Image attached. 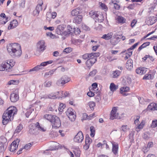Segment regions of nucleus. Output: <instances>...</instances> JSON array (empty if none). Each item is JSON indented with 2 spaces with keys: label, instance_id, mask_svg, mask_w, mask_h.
Masks as SVG:
<instances>
[{
  "label": "nucleus",
  "instance_id": "f257e3e1",
  "mask_svg": "<svg viewBox=\"0 0 157 157\" xmlns=\"http://www.w3.org/2000/svg\"><path fill=\"white\" fill-rule=\"evenodd\" d=\"M7 49L9 54L13 58L18 57L21 54V46L17 43L9 44L7 46Z\"/></svg>",
  "mask_w": 157,
  "mask_h": 157
},
{
  "label": "nucleus",
  "instance_id": "603ef678",
  "mask_svg": "<svg viewBox=\"0 0 157 157\" xmlns=\"http://www.w3.org/2000/svg\"><path fill=\"white\" fill-rule=\"evenodd\" d=\"M100 6H101L102 9L104 10L105 11L107 10V7L105 4L101 3Z\"/></svg>",
  "mask_w": 157,
  "mask_h": 157
},
{
  "label": "nucleus",
  "instance_id": "4468645a",
  "mask_svg": "<svg viewBox=\"0 0 157 157\" xmlns=\"http://www.w3.org/2000/svg\"><path fill=\"white\" fill-rule=\"evenodd\" d=\"M18 25L17 21L14 19L12 21L8 27V29L10 30L16 27Z\"/></svg>",
  "mask_w": 157,
  "mask_h": 157
},
{
  "label": "nucleus",
  "instance_id": "6ab92c4d",
  "mask_svg": "<svg viewBox=\"0 0 157 157\" xmlns=\"http://www.w3.org/2000/svg\"><path fill=\"white\" fill-rule=\"evenodd\" d=\"M132 60L131 59H129L127 61L126 64V68L129 70L132 69L133 67Z\"/></svg>",
  "mask_w": 157,
  "mask_h": 157
},
{
  "label": "nucleus",
  "instance_id": "a18cd8bd",
  "mask_svg": "<svg viewBox=\"0 0 157 157\" xmlns=\"http://www.w3.org/2000/svg\"><path fill=\"white\" fill-rule=\"evenodd\" d=\"M97 70L96 69H94L91 71H90L89 74V76H94L97 73Z\"/></svg>",
  "mask_w": 157,
  "mask_h": 157
},
{
  "label": "nucleus",
  "instance_id": "79ce46f5",
  "mask_svg": "<svg viewBox=\"0 0 157 157\" xmlns=\"http://www.w3.org/2000/svg\"><path fill=\"white\" fill-rule=\"evenodd\" d=\"M92 142V139L90 138L88 136H86L85 140V143L90 145Z\"/></svg>",
  "mask_w": 157,
  "mask_h": 157
},
{
  "label": "nucleus",
  "instance_id": "dca6fc26",
  "mask_svg": "<svg viewBox=\"0 0 157 157\" xmlns=\"http://www.w3.org/2000/svg\"><path fill=\"white\" fill-rule=\"evenodd\" d=\"M82 19V17L81 15H78L75 17L73 20V22L77 24L81 23Z\"/></svg>",
  "mask_w": 157,
  "mask_h": 157
},
{
  "label": "nucleus",
  "instance_id": "8fccbe9b",
  "mask_svg": "<svg viewBox=\"0 0 157 157\" xmlns=\"http://www.w3.org/2000/svg\"><path fill=\"white\" fill-rule=\"evenodd\" d=\"M65 107V105L63 103H61L59 106V111H62L63 109Z\"/></svg>",
  "mask_w": 157,
  "mask_h": 157
},
{
  "label": "nucleus",
  "instance_id": "9b49d317",
  "mask_svg": "<svg viewBox=\"0 0 157 157\" xmlns=\"http://www.w3.org/2000/svg\"><path fill=\"white\" fill-rule=\"evenodd\" d=\"M84 136L82 132L79 131L75 137L74 140L75 142L78 143L81 142L83 140Z\"/></svg>",
  "mask_w": 157,
  "mask_h": 157
},
{
  "label": "nucleus",
  "instance_id": "49530a36",
  "mask_svg": "<svg viewBox=\"0 0 157 157\" xmlns=\"http://www.w3.org/2000/svg\"><path fill=\"white\" fill-rule=\"evenodd\" d=\"M33 110L34 109H30L28 110L25 113L26 117L27 118L29 117V115L32 113V111H33Z\"/></svg>",
  "mask_w": 157,
  "mask_h": 157
},
{
  "label": "nucleus",
  "instance_id": "a878e982",
  "mask_svg": "<svg viewBox=\"0 0 157 157\" xmlns=\"http://www.w3.org/2000/svg\"><path fill=\"white\" fill-rule=\"evenodd\" d=\"M36 126L37 130H38L42 132H45L46 130V129L42 125H40L39 123L38 122L36 123Z\"/></svg>",
  "mask_w": 157,
  "mask_h": 157
},
{
  "label": "nucleus",
  "instance_id": "4be33fe9",
  "mask_svg": "<svg viewBox=\"0 0 157 157\" xmlns=\"http://www.w3.org/2000/svg\"><path fill=\"white\" fill-rule=\"evenodd\" d=\"M64 27L62 25H58L56 29V32L58 35L61 34L63 33Z\"/></svg>",
  "mask_w": 157,
  "mask_h": 157
},
{
  "label": "nucleus",
  "instance_id": "37998d69",
  "mask_svg": "<svg viewBox=\"0 0 157 157\" xmlns=\"http://www.w3.org/2000/svg\"><path fill=\"white\" fill-rule=\"evenodd\" d=\"M121 129L122 131L124 132H126L128 129H129V128L126 125H122L121 127Z\"/></svg>",
  "mask_w": 157,
  "mask_h": 157
},
{
  "label": "nucleus",
  "instance_id": "9d476101",
  "mask_svg": "<svg viewBox=\"0 0 157 157\" xmlns=\"http://www.w3.org/2000/svg\"><path fill=\"white\" fill-rule=\"evenodd\" d=\"M117 108L118 107H117L113 108L110 115V119L111 120L120 119L119 114L117 112Z\"/></svg>",
  "mask_w": 157,
  "mask_h": 157
},
{
  "label": "nucleus",
  "instance_id": "3c124183",
  "mask_svg": "<svg viewBox=\"0 0 157 157\" xmlns=\"http://www.w3.org/2000/svg\"><path fill=\"white\" fill-rule=\"evenodd\" d=\"M95 99L96 101L98 102L101 100V97L99 93H97V95L95 97Z\"/></svg>",
  "mask_w": 157,
  "mask_h": 157
},
{
  "label": "nucleus",
  "instance_id": "58836bf2",
  "mask_svg": "<svg viewBox=\"0 0 157 157\" xmlns=\"http://www.w3.org/2000/svg\"><path fill=\"white\" fill-rule=\"evenodd\" d=\"M90 136L92 137H94L95 135V129L94 128L93 126L90 127Z\"/></svg>",
  "mask_w": 157,
  "mask_h": 157
},
{
  "label": "nucleus",
  "instance_id": "393cba45",
  "mask_svg": "<svg viewBox=\"0 0 157 157\" xmlns=\"http://www.w3.org/2000/svg\"><path fill=\"white\" fill-rule=\"evenodd\" d=\"M118 88V86L116 85L113 83H111L110 84L109 89L112 92L115 91Z\"/></svg>",
  "mask_w": 157,
  "mask_h": 157
},
{
  "label": "nucleus",
  "instance_id": "e2e57ef3",
  "mask_svg": "<svg viewBox=\"0 0 157 157\" xmlns=\"http://www.w3.org/2000/svg\"><path fill=\"white\" fill-rule=\"evenodd\" d=\"M137 22V21L135 19L133 20L131 22V26L133 28Z\"/></svg>",
  "mask_w": 157,
  "mask_h": 157
},
{
  "label": "nucleus",
  "instance_id": "5701e85b",
  "mask_svg": "<svg viewBox=\"0 0 157 157\" xmlns=\"http://www.w3.org/2000/svg\"><path fill=\"white\" fill-rule=\"evenodd\" d=\"M113 33L112 32L108 33L107 34L103 35L101 37V38L106 40H109L112 38Z\"/></svg>",
  "mask_w": 157,
  "mask_h": 157
},
{
  "label": "nucleus",
  "instance_id": "423d86ee",
  "mask_svg": "<svg viewBox=\"0 0 157 157\" xmlns=\"http://www.w3.org/2000/svg\"><path fill=\"white\" fill-rule=\"evenodd\" d=\"M66 114L71 121H73L75 120L76 117V115L75 112L72 108H68L66 112Z\"/></svg>",
  "mask_w": 157,
  "mask_h": 157
},
{
  "label": "nucleus",
  "instance_id": "b1692460",
  "mask_svg": "<svg viewBox=\"0 0 157 157\" xmlns=\"http://www.w3.org/2000/svg\"><path fill=\"white\" fill-rule=\"evenodd\" d=\"M120 41V38L118 37H116L111 39L110 42L112 45H115L117 44Z\"/></svg>",
  "mask_w": 157,
  "mask_h": 157
},
{
  "label": "nucleus",
  "instance_id": "c756f323",
  "mask_svg": "<svg viewBox=\"0 0 157 157\" xmlns=\"http://www.w3.org/2000/svg\"><path fill=\"white\" fill-rule=\"evenodd\" d=\"M84 117L86 119L91 120L96 116L95 113H94L88 116L86 113L84 114Z\"/></svg>",
  "mask_w": 157,
  "mask_h": 157
},
{
  "label": "nucleus",
  "instance_id": "338daca9",
  "mask_svg": "<svg viewBox=\"0 0 157 157\" xmlns=\"http://www.w3.org/2000/svg\"><path fill=\"white\" fill-rule=\"evenodd\" d=\"M138 45V43H136L134 45H133L131 47H130V48H129L128 50H132L135 48H136V47L137 46V45Z\"/></svg>",
  "mask_w": 157,
  "mask_h": 157
},
{
  "label": "nucleus",
  "instance_id": "680f3d73",
  "mask_svg": "<svg viewBox=\"0 0 157 157\" xmlns=\"http://www.w3.org/2000/svg\"><path fill=\"white\" fill-rule=\"evenodd\" d=\"M25 1H22L20 4V8H24L25 7Z\"/></svg>",
  "mask_w": 157,
  "mask_h": 157
},
{
  "label": "nucleus",
  "instance_id": "774afa93",
  "mask_svg": "<svg viewBox=\"0 0 157 157\" xmlns=\"http://www.w3.org/2000/svg\"><path fill=\"white\" fill-rule=\"evenodd\" d=\"M142 150L144 153H145L147 152L149 149L147 147L144 146L143 147Z\"/></svg>",
  "mask_w": 157,
  "mask_h": 157
},
{
  "label": "nucleus",
  "instance_id": "2eb2a0df",
  "mask_svg": "<svg viewBox=\"0 0 157 157\" xmlns=\"http://www.w3.org/2000/svg\"><path fill=\"white\" fill-rule=\"evenodd\" d=\"M19 97L18 94L13 93L10 95V99L12 102H15L19 99Z\"/></svg>",
  "mask_w": 157,
  "mask_h": 157
},
{
  "label": "nucleus",
  "instance_id": "ea45409f",
  "mask_svg": "<svg viewBox=\"0 0 157 157\" xmlns=\"http://www.w3.org/2000/svg\"><path fill=\"white\" fill-rule=\"evenodd\" d=\"M151 127L152 128H155L157 127V119L153 120L152 121Z\"/></svg>",
  "mask_w": 157,
  "mask_h": 157
},
{
  "label": "nucleus",
  "instance_id": "a19ab883",
  "mask_svg": "<svg viewBox=\"0 0 157 157\" xmlns=\"http://www.w3.org/2000/svg\"><path fill=\"white\" fill-rule=\"evenodd\" d=\"M88 105L92 110H93L94 107L95 106V103L93 101H90L88 103Z\"/></svg>",
  "mask_w": 157,
  "mask_h": 157
},
{
  "label": "nucleus",
  "instance_id": "bf43d9fd",
  "mask_svg": "<svg viewBox=\"0 0 157 157\" xmlns=\"http://www.w3.org/2000/svg\"><path fill=\"white\" fill-rule=\"evenodd\" d=\"M71 51V48H67L63 50V52L69 53Z\"/></svg>",
  "mask_w": 157,
  "mask_h": 157
},
{
  "label": "nucleus",
  "instance_id": "72a5a7b5",
  "mask_svg": "<svg viewBox=\"0 0 157 157\" xmlns=\"http://www.w3.org/2000/svg\"><path fill=\"white\" fill-rule=\"evenodd\" d=\"M23 128V125L21 124H20L17 127L15 130V133H18L21 131Z\"/></svg>",
  "mask_w": 157,
  "mask_h": 157
},
{
  "label": "nucleus",
  "instance_id": "c9c22d12",
  "mask_svg": "<svg viewBox=\"0 0 157 157\" xmlns=\"http://www.w3.org/2000/svg\"><path fill=\"white\" fill-rule=\"evenodd\" d=\"M117 19L118 22L120 23H124L125 21V20L123 17L120 16L118 17Z\"/></svg>",
  "mask_w": 157,
  "mask_h": 157
},
{
  "label": "nucleus",
  "instance_id": "473e14b6",
  "mask_svg": "<svg viewBox=\"0 0 157 157\" xmlns=\"http://www.w3.org/2000/svg\"><path fill=\"white\" fill-rule=\"evenodd\" d=\"M144 125V121H142L140 124L136 128V130L137 132H138L140 129L143 128Z\"/></svg>",
  "mask_w": 157,
  "mask_h": 157
},
{
  "label": "nucleus",
  "instance_id": "39448f33",
  "mask_svg": "<svg viewBox=\"0 0 157 157\" xmlns=\"http://www.w3.org/2000/svg\"><path fill=\"white\" fill-rule=\"evenodd\" d=\"M15 63V62L12 59L6 60L0 65V71H10V68L14 66Z\"/></svg>",
  "mask_w": 157,
  "mask_h": 157
},
{
  "label": "nucleus",
  "instance_id": "4c0bfd02",
  "mask_svg": "<svg viewBox=\"0 0 157 157\" xmlns=\"http://www.w3.org/2000/svg\"><path fill=\"white\" fill-rule=\"evenodd\" d=\"M67 29L68 30V33H73L74 30V28H72L70 25H68L67 26Z\"/></svg>",
  "mask_w": 157,
  "mask_h": 157
},
{
  "label": "nucleus",
  "instance_id": "1a4fd4ad",
  "mask_svg": "<svg viewBox=\"0 0 157 157\" xmlns=\"http://www.w3.org/2000/svg\"><path fill=\"white\" fill-rule=\"evenodd\" d=\"M46 47L45 42L43 40L39 41L37 43V50L39 52H43L45 49Z\"/></svg>",
  "mask_w": 157,
  "mask_h": 157
},
{
  "label": "nucleus",
  "instance_id": "864d4df0",
  "mask_svg": "<svg viewBox=\"0 0 157 157\" xmlns=\"http://www.w3.org/2000/svg\"><path fill=\"white\" fill-rule=\"evenodd\" d=\"M151 74H146L143 78L144 79H149L151 78Z\"/></svg>",
  "mask_w": 157,
  "mask_h": 157
},
{
  "label": "nucleus",
  "instance_id": "aec40b11",
  "mask_svg": "<svg viewBox=\"0 0 157 157\" xmlns=\"http://www.w3.org/2000/svg\"><path fill=\"white\" fill-rule=\"evenodd\" d=\"M130 90L128 86L123 87H121L120 90V93L122 94L123 95L127 96L128 94H125L124 93L128 92Z\"/></svg>",
  "mask_w": 157,
  "mask_h": 157
},
{
  "label": "nucleus",
  "instance_id": "0e129e2a",
  "mask_svg": "<svg viewBox=\"0 0 157 157\" xmlns=\"http://www.w3.org/2000/svg\"><path fill=\"white\" fill-rule=\"evenodd\" d=\"M0 17H2V19L6 20V18H7V20L8 19V17H6L5 14L4 13H2L0 14Z\"/></svg>",
  "mask_w": 157,
  "mask_h": 157
},
{
  "label": "nucleus",
  "instance_id": "f03ea898",
  "mask_svg": "<svg viewBox=\"0 0 157 157\" xmlns=\"http://www.w3.org/2000/svg\"><path fill=\"white\" fill-rule=\"evenodd\" d=\"M17 112L16 107L10 106L4 112L2 115V123L4 125H6L13 119L14 115Z\"/></svg>",
  "mask_w": 157,
  "mask_h": 157
},
{
  "label": "nucleus",
  "instance_id": "0eeeda50",
  "mask_svg": "<svg viewBox=\"0 0 157 157\" xmlns=\"http://www.w3.org/2000/svg\"><path fill=\"white\" fill-rule=\"evenodd\" d=\"M70 78L66 75H64L59 79L56 82L57 85L62 86L70 81Z\"/></svg>",
  "mask_w": 157,
  "mask_h": 157
},
{
  "label": "nucleus",
  "instance_id": "6e6552de",
  "mask_svg": "<svg viewBox=\"0 0 157 157\" xmlns=\"http://www.w3.org/2000/svg\"><path fill=\"white\" fill-rule=\"evenodd\" d=\"M52 62L53 61L52 60H50L42 62L40 65H38L33 69H30L29 71H38L39 69H42L43 67L46 66L48 64L52 63Z\"/></svg>",
  "mask_w": 157,
  "mask_h": 157
},
{
  "label": "nucleus",
  "instance_id": "5fc2aeb1",
  "mask_svg": "<svg viewBox=\"0 0 157 157\" xmlns=\"http://www.w3.org/2000/svg\"><path fill=\"white\" fill-rule=\"evenodd\" d=\"M32 145V144L31 143L25 145L24 147V148L26 150H28L30 148Z\"/></svg>",
  "mask_w": 157,
  "mask_h": 157
},
{
  "label": "nucleus",
  "instance_id": "ddd939ff",
  "mask_svg": "<svg viewBox=\"0 0 157 157\" xmlns=\"http://www.w3.org/2000/svg\"><path fill=\"white\" fill-rule=\"evenodd\" d=\"M147 69L144 67H140L136 69V73L140 75H142L145 74L147 71Z\"/></svg>",
  "mask_w": 157,
  "mask_h": 157
},
{
  "label": "nucleus",
  "instance_id": "20e7f679",
  "mask_svg": "<svg viewBox=\"0 0 157 157\" xmlns=\"http://www.w3.org/2000/svg\"><path fill=\"white\" fill-rule=\"evenodd\" d=\"M44 117L51 122L52 124V127L55 128H59L61 125L59 119L56 116L51 114H46L44 115Z\"/></svg>",
  "mask_w": 157,
  "mask_h": 157
},
{
  "label": "nucleus",
  "instance_id": "f3484780",
  "mask_svg": "<svg viewBox=\"0 0 157 157\" xmlns=\"http://www.w3.org/2000/svg\"><path fill=\"white\" fill-rule=\"evenodd\" d=\"M59 94H62V95H63V92L57 91L55 94L53 93H51L48 95V98L55 99L57 98L58 97L57 95H58Z\"/></svg>",
  "mask_w": 157,
  "mask_h": 157
},
{
  "label": "nucleus",
  "instance_id": "7ed1b4c3",
  "mask_svg": "<svg viewBox=\"0 0 157 157\" xmlns=\"http://www.w3.org/2000/svg\"><path fill=\"white\" fill-rule=\"evenodd\" d=\"M99 56V52H92L83 55L82 58L84 60H87L86 64L87 66L90 68L96 62L97 57Z\"/></svg>",
  "mask_w": 157,
  "mask_h": 157
},
{
  "label": "nucleus",
  "instance_id": "de8ad7c7",
  "mask_svg": "<svg viewBox=\"0 0 157 157\" xmlns=\"http://www.w3.org/2000/svg\"><path fill=\"white\" fill-rule=\"evenodd\" d=\"M56 13L55 12H52V14L48 13L47 14V17H48V16H49V15H50L52 17L53 19L55 18L56 17Z\"/></svg>",
  "mask_w": 157,
  "mask_h": 157
},
{
  "label": "nucleus",
  "instance_id": "e433bc0d",
  "mask_svg": "<svg viewBox=\"0 0 157 157\" xmlns=\"http://www.w3.org/2000/svg\"><path fill=\"white\" fill-rule=\"evenodd\" d=\"M55 70L54 69L48 72H46L44 74L45 76H50L53 75Z\"/></svg>",
  "mask_w": 157,
  "mask_h": 157
},
{
  "label": "nucleus",
  "instance_id": "c03bdc74",
  "mask_svg": "<svg viewBox=\"0 0 157 157\" xmlns=\"http://www.w3.org/2000/svg\"><path fill=\"white\" fill-rule=\"evenodd\" d=\"M15 142H13L11 143L10 145V150L11 151H14L15 150L17 149L16 147H14L13 146V144H15Z\"/></svg>",
  "mask_w": 157,
  "mask_h": 157
},
{
  "label": "nucleus",
  "instance_id": "2f4dec72",
  "mask_svg": "<svg viewBox=\"0 0 157 157\" xmlns=\"http://www.w3.org/2000/svg\"><path fill=\"white\" fill-rule=\"evenodd\" d=\"M7 139L5 137L3 136L0 137V144L6 145Z\"/></svg>",
  "mask_w": 157,
  "mask_h": 157
},
{
  "label": "nucleus",
  "instance_id": "412c9836",
  "mask_svg": "<svg viewBox=\"0 0 157 157\" xmlns=\"http://www.w3.org/2000/svg\"><path fill=\"white\" fill-rule=\"evenodd\" d=\"M112 151L113 153L116 155L117 153L118 146L117 143H112Z\"/></svg>",
  "mask_w": 157,
  "mask_h": 157
},
{
  "label": "nucleus",
  "instance_id": "f8f14e48",
  "mask_svg": "<svg viewBox=\"0 0 157 157\" xmlns=\"http://www.w3.org/2000/svg\"><path fill=\"white\" fill-rule=\"evenodd\" d=\"M29 132L31 134H35L37 132L36 123H32L29 126Z\"/></svg>",
  "mask_w": 157,
  "mask_h": 157
},
{
  "label": "nucleus",
  "instance_id": "a211bd4d",
  "mask_svg": "<svg viewBox=\"0 0 157 157\" xmlns=\"http://www.w3.org/2000/svg\"><path fill=\"white\" fill-rule=\"evenodd\" d=\"M148 110H157V105L156 103H152L149 104L147 108Z\"/></svg>",
  "mask_w": 157,
  "mask_h": 157
},
{
  "label": "nucleus",
  "instance_id": "09e8293b",
  "mask_svg": "<svg viewBox=\"0 0 157 157\" xmlns=\"http://www.w3.org/2000/svg\"><path fill=\"white\" fill-rule=\"evenodd\" d=\"M13 142H15V144H13V146L15 147H16V149L18 148V144L20 142V140L19 139H17L16 140H14Z\"/></svg>",
  "mask_w": 157,
  "mask_h": 157
},
{
  "label": "nucleus",
  "instance_id": "4d7b16f0",
  "mask_svg": "<svg viewBox=\"0 0 157 157\" xmlns=\"http://www.w3.org/2000/svg\"><path fill=\"white\" fill-rule=\"evenodd\" d=\"M4 20L2 18L0 19V24H5L8 21V20H7V18L3 21Z\"/></svg>",
  "mask_w": 157,
  "mask_h": 157
},
{
  "label": "nucleus",
  "instance_id": "052dcab7",
  "mask_svg": "<svg viewBox=\"0 0 157 157\" xmlns=\"http://www.w3.org/2000/svg\"><path fill=\"white\" fill-rule=\"evenodd\" d=\"M36 9L38 10L39 12L42 10V8L41 5L40 4L36 6Z\"/></svg>",
  "mask_w": 157,
  "mask_h": 157
},
{
  "label": "nucleus",
  "instance_id": "cd10ccee",
  "mask_svg": "<svg viewBox=\"0 0 157 157\" xmlns=\"http://www.w3.org/2000/svg\"><path fill=\"white\" fill-rule=\"evenodd\" d=\"M104 17L102 14H98L97 18H96L95 21L99 22H101L104 20Z\"/></svg>",
  "mask_w": 157,
  "mask_h": 157
},
{
  "label": "nucleus",
  "instance_id": "f704fd0d",
  "mask_svg": "<svg viewBox=\"0 0 157 157\" xmlns=\"http://www.w3.org/2000/svg\"><path fill=\"white\" fill-rule=\"evenodd\" d=\"M52 82L51 81H46L44 83L43 85L45 87H49L52 84Z\"/></svg>",
  "mask_w": 157,
  "mask_h": 157
},
{
  "label": "nucleus",
  "instance_id": "69168bd1",
  "mask_svg": "<svg viewBox=\"0 0 157 157\" xmlns=\"http://www.w3.org/2000/svg\"><path fill=\"white\" fill-rule=\"evenodd\" d=\"M87 95L90 97H92L94 96V93L91 91H90L87 93Z\"/></svg>",
  "mask_w": 157,
  "mask_h": 157
},
{
  "label": "nucleus",
  "instance_id": "7c9ffc66",
  "mask_svg": "<svg viewBox=\"0 0 157 157\" xmlns=\"http://www.w3.org/2000/svg\"><path fill=\"white\" fill-rule=\"evenodd\" d=\"M80 13V10L78 8L73 10L71 12V14L73 16L78 15Z\"/></svg>",
  "mask_w": 157,
  "mask_h": 157
},
{
  "label": "nucleus",
  "instance_id": "13d9d810",
  "mask_svg": "<svg viewBox=\"0 0 157 157\" xmlns=\"http://www.w3.org/2000/svg\"><path fill=\"white\" fill-rule=\"evenodd\" d=\"M50 105L51 106L49 108V110L51 111H53L55 109V105L53 104H50Z\"/></svg>",
  "mask_w": 157,
  "mask_h": 157
},
{
  "label": "nucleus",
  "instance_id": "6e6d98bb",
  "mask_svg": "<svg viewBox=\"0 0 157 157\" xmlns=\"http://www.w3.org/2000/svg\"><path fill=\"white\" fill-rule=\"evenodd\" d=\"M46 34L48 36L50 37L51 38L54 39L55 37V36L52 34L51 32L47 33Z\"/></svg>",
  "mask_w": 157,
  "mask_h": 157
},
{
  "label": "nucleus",
  "instance_id": "bb28decb",
  "mask_svg": "<svg viewBox=\"0 0 157 157\" xmlns=\"http://www.w3.org/2000/svg\"><path fill=\"white\" fill-rule=\"evenodd\" d=\"M97 13L98 12H96L92 10L90 12L89 14L92 18H93L96 20V18H97V17L98 14V13Z\"/></svg>",
  "mask_w": 157,
  "mask_h": 157
},
{
  "label": "nucleus",
  "instance_id": "c85d7f7f",
  "mask_svg": "<svg viewBox=\"0 0 157 157\" xmlns=\"http://www.w3.org/2000/svg\"><path fill=\"white\" fill-rule=\"evenodd\" d=\"M121 71H119L118 70L113 71L112 73V77L113 78H117L121 74Z\"/></svg>",
  "mask_w": 157,
  "mask_h": 157
}]
</instances>
